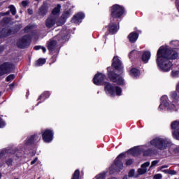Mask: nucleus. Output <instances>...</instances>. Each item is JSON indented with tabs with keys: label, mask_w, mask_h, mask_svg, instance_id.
<instances>
[{
	"label": "nucleus",
	"mask_w": 179,
	"mask_h": 179,
	"mask_svg": "<svg viewBox=\"0 0 179 179\" xmlns=\"http://www.w3.org/2000/svg\"><path fill=\"white\" fill-rule=\"evenodd\" d=\"M34 49L36 50V51H38V50H42L43 52H45V51H47V49H45L44 46H41V45L35 46Z\"/></svg>",
	"instance_id": "30"
},
{
	"label": "nucleus",
	"mask_w": 179,
	"mask_h": 179,
	"mask_svg": "<svg viewBox=\"0 0 179 179\" xmlns=\"http://www.w3.org/2000/svg\"><path fill=\"white\" fill-rule=\"evenodd\" d=\"M144 156H151V155H153V152H152V151H150V150L144 152L143 153Z\"/></svg>",
	"instance_id": "36"
},
{
	"label": "nucleus",
	"mask_w": 179,
	"mask_h": 179,
	"mask_svg": "<svg viewBox=\"0 0 179 179\" xmlns=\"http://www.w3.org/2000/svg\"><path fill=\"white\" fill-rule=\"evenodd\" d=\"M154 178L155 179H162V178H163V176L160 173H157L154 176Z\"/></svg>",
	"instance_id": "38"
},
{
	"label": "nucleus",
	"mask_w": 179,
	"mask_h": 179,
	"mask_svg": "<svg viewBox=\"0 0 179 179\" xmlns=\"http://www.w3.org/2000/svg\"><path fill=\"white\" fill-rule=\"evenodd\" d=\"M4 22H5V23H9V19L5 18V19H4Z\"/></svg>",
	"instance_id": "51"
},
{
	"label": "nucleus",
	"mask_w": 179,
	"mask_h": 179,
	"mask_svg": "<svg viewBox=\"0 0 179 179\" xmlns=\"http://www.w3.org/2000/svg\"><path fill=\"white\" fill-rule=\"evenodd\" d=\"M13 162V161L12 160V159H9L7 160L6 164H7L8 166H12Z\"/></svg>",
	"instance_id": "43"
},
{
	"label": "nucleus",
	"mask_w": 179,
	"mask_h": 179,
	"mask_svg": "<svg viewBox=\"0 0 179 179\" xmlns=\"http://www.w3.org/2000/svg\"><path fill=\"white\" fill-rule=\"evenodd\" d=\"M106 79V75L101 73H96L93 79V82L94 85H96L97 86H100L101 83H103V81Z\"/></svg>",
	"instance_id": "13"
},
{
	"label": "nucleus",
	"mask_w": 179,
	"mask_h": 179,
	"mask_svg": "<svg viewBox=\"0 0 179 179\" xmlns=\"http://www.w3.org/2000/svg\"><path fill=\"white\" fill-rule=\"evenodd\" d=\"M51 94H50L49 92H43L38 98V100H42V101H44L45 99H48L50 97Z\"/></svg>",
	"instance_id": "27"
},
{
	"label": "nucleus",
	"mask_w": 179,
	"mask_h": 179,
	"mask_svg": "<svg viewBox=\"0 0 179 179\" xmlns=\"http://www.w3.org/2000/svg\"><path fill=\"white\" fill-rule=\"evenodd\" d=\"M171 76L173 78H177L179 76V70H173L171 72Z\"/></svg>",
	"instance_id": "33"
},
{
	"label": "nucleus",
	"mask_w": 179,
	"mask_h": 179,
	"mask_svg": "<svg viewBox=\"0 0 179 179\" xmlns=\"http://www.w3.org/2000/svg\"><path fill=\"white\" fill-rule=\"evenodd\" d=\"M107 69L108 76L113 83H116L120 86H124V85H125V80L122 76H120L121 73H122L123 67L120 57L115 56L113 59L112 66L108 67ZM117 72H119L120 75L117 74Z\"/></svg>",
	"instance_id": "2"
},
{
	"label": "nucleus",
	"mask_w": 179,
	"mask_h": 179,
	"mask_svg": "<svg viewBox=\"0 0 179 179\" xmlns=\"http://www.w3.org/2000/svg\"><path fill=\"white\" fill-rule=\"evenodd\" d=\"M10 34H13V32L8 29H3L1 31H0V38H3V37L10 36Z\"/></svg>",
	"instance_id": "24"
},
{
	"label": "nucleus",
	"mask_w": 179,
	"mask_h": 179,
	"mask_svg": "<svg viewBox=\"0 0 179 179\" xmlns=\"http://www.w3.org/2000/svg\"><path fill=\"white\" fill-rule=\"evenodd\" d=\"M177 152H179V147H178V150H177Z\"/></svg>",
	"instance_id": "56"
},
{
	"label": "nucleus",
	"mask_w": 179,
	"mask_h": 179,
	"mask_svg": "<svg viewBox=\"0 0 179 179\" xmlns=\"http://www.w3.org/2000/svg\"><path fill=\"white\" fill-rule=\"evenodd\" d=\"M120 27L118 25L114 24V20H110V24H109L108 31L110 34H114L118 31Z\"/></svg>",
	"instance_id": "17"
},
{
	"label": "nucleus",
	"mask_w": 179,
	"mask_h": 179,
	"mask_svg": "<svg viewBox=\"0 0 179 179\" xmlns=\"http://www.w3.org/2000/svg\"><path fill=\"white\" fill-rule=\"evenodd\" d=\"M158 163H159L158 160L152 161L151 163V166H150V169H152V167H155V166H156V164H157Z\"/></svg>",
	"instance_id": "37"
},
{
	"label": "nucleus",
	"mask_w": 179,
	"mask_h": 179,
	"mask_svg": "<svg viewBox=\"0 0 179 179\" xmlns=\"http://www.w3.org/2000/svg\"><path fill=\"white\" fill-rule=\"evenodd\" d=\"M104 89L107 96H109L110 97H115V96L122 95V89L114 84L105 83Z\"/></svg>",
	"instance_id": "3"
},
{
	"label": "nucleus",
	"mask_w": 179,
	"mask_h": 179,
	"mask_svg": "<svg viewBox=\"0 0 179 179\" xmlns=\"http://www.w3.org/2000/svg\"><path fill=\"white\" fill-rule=\"evenodd\" d=\"M138 177V176H135V178H136Z\"/></svg>",
	"instance_id": "59"
},
{
	"label": "nucleus",
	"mask_w": 179,
	"mask_h": 179,
	"mask_svg": "<svg viewBox=\"0 0 179 179\" xmlns=\"http://www.w3.org/2000/svg\"><path fill=\"white\" fill-rule=\"evenodd\" d=\"M37 160H38V158L37 157L34 158V159L31 162V165L36 164V163H37Z\"/></svg>",
	"instance_id": "45"
},
{
	"label": "nucleus",
	"mask_w": 179,
	"mask_h": 179,
	"mask_svg": "<svg viewBox=\"0 0 179 179\" xmlns=\"http://www.w3.org/2000/svg\"><path fill=\"white\" fill-rule=\"evenodd\" d=\"M31 30V28L29 26H27V27L24 28V32L25 33H29V31Z\"/></svg>",
	"instance_id": "46"
},
{
	"label": "nucleus",
	"mask_w": 179,
	"mask_h": 179,
	"mask_svg": "<svg viewBox=\"0 0 179 179\" xmlns=\"http://www.w3.org/2000/svg\"><path fill=\"white\" fill-rule=\"evenodd\" d=\"M19 29H22V25H19Z\"/></svg>",
	"instance_id": "55"
},
{
	"label": "nucleus",
	"mask_w": 179,
	"mask_h": 179,
	"mask_svg": "<svg viewBox=\"0 0 179 179\" xmlns=\"http://www.w3.org/2000/svg\"><path fill=\"white\" fill-rule=\"evenodd\" d=\"M135 176V170H130L129 172V177H134Z\"/></svg>",
	"instance_id": "39"
},
{
	"label": "nucleus",
	"mask_w": 179,
	"mask_h": 179,
	"mask_svg": "<svg viewBox=\"0 0 179 179\" xmlns=\"http://www.w3.org/2000/svg\"><path fill=\"white\" fill-rule=\"evenodd\" d=\"M28 13H29V15H31V14L33 13V10H31V9H28Z\"/></svg>",
	"instance_id": "50"
},
{
	"label": "nucleus",
	"mask_w": 179,
	"mask_h": 179,
	"mask_svg": "<svg viewBox=\"0 0 179 179\" xmlns=\"http://www.w3.org/2000/svg\"><path fill=\"white\" fill-rule=\"evenodd\" d=\"M48 10V6L44 3L43 5L39 8L38 15L40 16H45Z\"/></svg>",
	"instance_id": "21"
},
{
	"label": "nucleus",
	"mask_w": 179,
	"mask_h": 179,
	"mask_svg": "<svg viewBox=\"0 0 179 179\" xmlns=\"http://www.w3.org/2000/svg\"><path fill=\"white\" fill-rule=\"evenodd\" d=\"M0 96H1V92H0Z\"/></svg>",
	"instance_id": "61"
},
{
	"label": "nucleus",
	"mask_w": 179,
	"mask_h": 179,
	"mask_svg": "<svg viewBox=\"0 0 179 179\" xmlns=\"http://www.w3.org/2000/svg\"><path fill=\"white\" fill-rule=\"evenodd\" d=\"M171 128H172V129H176L173 132V138H175V139H177L178 141H179V122L175 121V122H172Z\"/></svg>",
	"instance_id": "14"
},
{
	"label": "nucleus",
	"mask_w": 179,
	"mask_h": 179,
	"mask_svg": "<svg viewBox=\"0 0 179 179\" xmlns=\"http://www.w3.org/2000/svg\"><path fill=\"white\" fill-rule=\"evenodd\" d=\"M15 65L10 62H5L0 66V76H3L6 73H9L13 71Z\"/></svg>",
	"instance_id": "8"
},
{
	"label": "nucleus",
	"mask_w": 179,
	"mask_h": 179,
	"mask_svg": "<svg viewBox=\"0 0 179 179\" xmlns=\"http://www.w3.org/2000/svg\"><path fill=\"white\" fill-rule=\"evenodd\" d=\"M64 21L59 22H57V16L50 15L45 22V26L48 29H51L52 27H54L55 24L57 26H62L64 24Z\"/></svg>",
	"instance_id": "9"
},
{
	"label": "nucleus",
	"mask_w": 179,
	"mask_h": 179,
	"mask_svg": "<svg viewBox=\"0 0 179 179\" xmlns=\"http://www.w3.org/2000/svg\"><path fill=\"white\" fill-rule=\"evenodd\" d=\"M13 86H15V84L12 83L10 85V88L13 89Z\"/></svg>",
	"instance_id": "52"
},
{
	"label": "nucleus",
	"mask_w": 179,
	"mask_h": 179,
	"mask_svg": "<svg viewBox=\"0 0 179 179\" xmlns=\"http://www.w3.org/2000/svg\"><path fill=\"white\" fill-rule=\"evenodd\" d=\"M2 177V175H1V173H0V178Z\"/></svg>",
	"instance_id": "57"
},
{
	"label": "nucleus",
	"mask_w": 179,
	"mask_h": 179,
	"mask_svg": "<svg viewBox=\"0 0 179 179\" xmlns=\"http://www.w3.org/2000/svg\"><path fill=\"white\" fill-rule=\"evenodd\" d=\"M4 155H5V151H4V150L0 151V159H1V157H2V156H3Z\"/></svg>",
	"instance_id": "47"
},
{
	"label": "nucleus",
	"mask_w": 179,
	"mask_h": 179,
	"mask_svg": "<svg viewBox=\"0 0 179 179\" xmlns=\"http://www.w3.org/2000/svg\"><path fill=\"white\" fill-rule=\"evenodd\" d=\"M122 179H128L127 176H124Z\"/></svg>",
	"instance_id": "54"
},
{
	"label": "nucleus",
	"mask_w": 179,
	"mask_h": 179,
	"mask_svg": "<svg viewBox=\"0 0 179 179\" xmlns=\"http://www.w3.org/2000/svg\"><path fill=\"white\" fill-rule=\"evenodd\" d=\"M30 44V37L29 36H24L22 38L19 39L17 45L19 48H26V47H29Z\"/></svg>",
	"instance_id": "11"
},
{
	"label": "nucleus",
	"mask_w": 179,
	"mask_h": 179,
	"mask_svg": "<svg viewBox=\"0 0 179 179\" xmlns=\"http://www.w3.org/2000/svg\"><path fill=\"white\" fill-rule=\"evenodd\" d=\"M143 151V149L140 148L139 147H135L134 148L130 149L127 152V155H132L133 156H138L139 153Z\"/></svg>",
	"instance_id": "19"
},
{
	"label": "nucleus",
	"mask_w": 179,
	"mask_h": 179,
	"mask_svg": "<svg viewBox=\"0 0 179 179\" xmlns=\"http://www.w3.org/2000/svg\"><path fill=\"white\" fill-rule=\"evenodd\" d=\"M135 54H138V51L134 50H132L131 52H130L129 54V58H132V57H134V55H135Z\"/></svg>",
	"instance_id": "35"
},
{
	"label": "nucleus",
	"mask_w": 179,
	"mask_h": 179,
	"mask_svg": "<svg viewBox=\"0 0 179 179\" xmlns=\"http://www.w3.org/2000/svg\"><path fill=\"white\" fill-rule=\"evenodd\" d=\"M5 125H6L5 122H3V120H2L1 118H0V128H3Z\"/></svg>",
	"instance_id": "40"
},
{
	"label": "nucleus",
	"mask_w": 179,
	"mask_h": 179,
	"mask_svg": "<svg viewBox=\"0 0 179 179\" xmlns=\"http://www.w3.org/2000/svg\"><path fill=\"white\" fill-rule=\"evenodd\" d=\"M60 11H61V5L57 4V6L52 11L51 16H57V15H59Z\"/></svg>",
	"instance_id": "25"
},
{
	"label": "nucleus",
	"mask_w": 179,
	"mask_h": 179,
	"mask_svg": "<svg viewBox=\"0 0 179 179\" xmlns=\"http://www.w3.org/2000/svg\"><path fill=\"white\" fill-rule=\"evenodd\" d=\"M42 138L46 143H50L54 138V132L51 129H45L42 131Z\"/></svg>",
	"instance_id": "10"
},
{
	"label": "nucleus",
	"mask_w": 179,
	"mask_h": 179,
	"mask_svg": "<svg viewBox=\"0 0 179 179\" xmlns=\"http://www.w3.org/2000/svg\"><path fill=\"white\" fill-rule=\"evenodd\" d=\"M134 163L132 159H129L126 162V166H131Z\"/></svg>",
	"instance_id": "41"
},
{
	"label": "nucleus",
	"mask_w": 179,
	"mask_h": 179,
	"mask_svg": "<svg viewBox=\"0 0 179 179\" xmlns=\"http://www.w3.org/2000/svg\"><path fill=\"white\" fill-rule=\"evenodd\" d=\"M106 178V173H99L96 177H94L93 179H104Z\"/></svg>",
	"instance_id": "31"
},
{
	"label": "nucleus",
	"mask_w": 179,
	"mask_h": 179,
	"mask_svg": "<svg viewBox=\"0 0 179 179\" xmlns=\"http://www.w3.org/2000/svg\"><path fill=\"white\" fill-rule=\"evenodd\" d=\"M41 138V137L38 134L31 136L25 141V145H31V143H34V142L40 141Z\"/></svg>",
	"instance_id": "16"
},
{
	"label": "nucleus",
	"mask_w": 179,
	"mask_h": 179,
	"mask_svg": "<svg viewBox=\"0 0 179 179\" xmlns=\"http://www.w3.org/2000/svg\"><path fill=\"white\" fill-rule=\"evenodd\" d=\"M159 110H160V111H164L166 110H169L170 111H177V106L173 103L170 104L169 97L164 95L161 97V104L159 106Z\"/></svg>",
	"instance_id": "4"
},
{
	"label": "nucleus",
	"mask_w": 179,
	"mask_h": 179,
	"mask_svg": "<svg viewBox=\"0 0 179 179\" xmlns=\"http://www.w3.org/2000/svg\"><path fill=\"white\" fill-rule=\"evenodd\" d=\"M60 1H65V0H60Z\"/></svg>",
	"instance_id": "60"
},
{
	"label": "nucleus",
	"mask_w": 179,
	"mask_h": 179,
	"mask_svg": "<svg viewBox=\"0 0 179 179\" xmlns=\"http://www.w3.org/2000/svg\"><path fill=\"white\" fill-rule=\"evenodd\" d=\"M124 13H125L124 6L115 4L110 8V20H114V19H118L121 17Z\"/></svg>",
	"instance_id": "6"
},
{
	"label": "nucleus",
	"mask_w": 179,
	"mask_h": 179,
	"mask_svg": "<svg viewBox=\"0 0 179 179\" xmlns=\"http://www.w3.org/2000/svg\"><path fill=\"white\" fill-rule=\"evenodd\" d=\"M163 173H165L166 174H169V169H165L162 171Z\"/></svg>",
	"instance_id": "49"
},
{
	"label": "nucleus",
	"mask_w": 179,
	"mask_h": 179,
	"mask_svg": "<svg viewBox=\"0 0 179 179\" xmlns=\"http://www.w3.org/2000/svg\"><path fill=\"white\" fill-rule=\"evenodd\" d=\"M71 15H72L71 9L64 10L62 15V22H65V20L68 19V17H69V16H71Z\"/></svg>",
	"instance_id": "23"
},
{
	"label": "nucleus",
	"mask_w": 179,
	"mask_h": 179,
	"mask_svg": "<svg viewBox=\"0 0 179 179\" xmlns=\"http://www.w3.org/2000/svg\"><path fill=\"white\" fill-rule=\"evenodd\" d=\"M138 37H139V35L138 34V33L131 32L128 36V40L130 43H136Z\"/></svg>",
	"instance_id": "22"
},
{
	"label": "nucleus",
	"mask_w": 179,
	"mask_h": 179,
	"mask_svg": "<svg viewBox=\"0 0 179 179\" xmlns=\"http://www.w3.org/2000/svg\"><path fill=\"white\" fill-rule=\"evenodd\" d=\"M83 19H85V14L78 13L73 17L72 22L73 23H81Z\"/></svg>",
	"instance_id": "18"
},
{
	"label": "nucleus",
	"mask_w": 179,
	"mask_h": 179,
	"mask_svg": "<svg viewBox=\"0 0 179 179\" xmlns=\"http://www.w3.org/2000/svg\"><path fill=\"white\" fill-rule=\"evenodd\" d=\"M149 166H150V162H147L141 165V167L139 168L137 171L138 176H142L145 174L148 171V167H149Z\"/></svg>",
	"instance_id": "15"
},
{
	"label": "nucleus",
	"mask_w": 179,
	"mask_h": 179,
	"mask_svg": "<svg viewBox=\"0 0 179 179\" xmlns=\"http://www.w3.org/2000/svg\"><path fill=\"white\" fill-rule=\"evenodd\" d=\"M168 167H169V166L164 165V166H161V170H163V169H167Z\"/></svg>",
	"instance_id": "48"
},
{
	"label": "nucleus",
	"mask_w": 179,
	"mask_h": 179,
	"mask_svg": "<svg viewBox=\"0 0 179 179\" xmlns=\"http://www.w3.org/2000/svg\"><path fill=\"white\" fill-rule=\"evenodd\" d=\"M22 6H24V7L27 6V5H29V1H23L22 2Z\"/></svg>",
	"instance_id": "44"
},
{
	"label": "nucleus",
	"mask_w": 179,
	"mask_h": 179,
	"mask_svg": "<svg viewBox=\"0 0 179 179\" xmlns=\"http://www.w3.org/2000/svg\"><path fill=\"white\" fill-rule=\"evenodd\" d=\"M151 55L152 54L150 53V51H144L141 57L143 62H144V64H148L150 59Z\"/></svg>",
	"instance_id": "20"
},
{
	"label": "nucleus",
	"mask_w": 179,
	"mask_h": 179,
	"mask_svg": "<svg viewBox=\"0 0 179 179\" xmlns=\"http://www.w3.org/2000/svg\"><path fill=\"white\" fill-rule=\"evenodd\" d=\"M46 60L45 59H39L38 61L35 63V66H41L45 64Z\"/></svg>",
	"instance_id": "29"
},
{
	"label": "nucleus",
	"mask_w": 179,
	"mask_h": 179,
	"mask_svg": "<svg viewBox=\"0 0 179 179\" xmlns=\"http://www.w3.org/2000/svg\"><path fill=\"white\" fill-rule=\"evenodd\" d=\"M10 12H11L12 15H16V8L13 6H9Z\"/></svg>",
	"instance_id": "32"
},
{
	"label": "nucleus",
	"mask_w": 179,
	"mask_h": 179,
	"mask_svg": "<svg viewBox=\"0 0 179 179\" xmlns=\"http://www.w3.org/2000/svg\"><path fill=\"white\" fill-rule=\"evenodd\" d=\"M151 145L155 146L157 149L164 150V149H167V148L171 146V143L167 139L157 138L151 141Z\"/></svg>",
	"instance_id": "5"
},
{
	"label": "nucleus",
	"mask_w": 179,
	"mask_h": 179,
	"mask_svg": "<svg viewBox=\"0 0 179 179\" xmlns=\"http://www.w3.org/2000/svg\"><path fill=\"white\" fill-rule=\"evenodd\" d=\"M125 157V154H120L115 160L114 164L110 166V170H115V171H120L122 170V159Z\"/></svg>",
	"instance_id": "7"
},
{
	"label": "nucleus",
	"mask_w": 179,
	"mask_h": 179,
	"mask_svg": "<svg viewBox=\"0 0 179 179\" xmlns=\"http://www.w3.org/2000/svg\"><path fill=\"white\" fill-rule=\"evenodd\" d=\"M13 79H15V75H13V74L9 75L6 78L7 82H10V81L13 80Z\"/></svg>",
	"instance_id": "34"
},
{
	"label": "nucleus",
	"mask_w": 179,
	"mask_h": 179,
	"mask_svg": "<svg viewBox=\"0 0 179 179\" xmlns=\"http://www.w3.org/2000/svg\"><path fill=\"white\" fill-rule=\"evenodd\" d=\"M72 8H75V6H72Z\"/></svg>",
	"instance_id": "58"
},
{
	"label": "nucleus",
	"mask_w": 179,
	"mask_h": 179,
	"mask_svg": "<svg viewBox=\"0 0 179 179\" xmlns=\"http://www.w3.org/2000/svg\"><path fill=\"white\" fill-rule=\"evenodd\" d=\"M64 37L65 36L61 38V35H57L55 36L54 38L48 43L49 51H52V50H54L57 45V41H61V40H62V38Z\"/></svg>",
	"instance_id": "12"
},
{
	"label": "nucleus",
	"mask_w": 179,
	"mask_h": 179,
	"mask_svg": "<svg viewBox=\"0 0 179 179\" xmlns=\"http://www.w3.org/2000/svg\"><path fill=\"white\" fill-rule=\"evenodd\" d=\"M169 174L171 176H176L177 174V172L174 170H169Z\"/></svg>",
	"instance_id": "42"
},
{
	"label": "nucleus",
	"mask_w": 179,
	"mask_h": 179,
	"mask_svg": "<svg viewBox=\"0 0 179 179\" xmlns=\"http://www.w3.org/2000/svg\"><path fill=\"white\" fill-rule=\"evenodd\" d=\"M178 53L174 50L161 46L157 52V65L162 72H170L173 63L170 59H176Z\"/></svg>",
	"instance_id": "1"
},
{
	"label": "nucleus",
	"mask_w": 179,
	"mask_h": 179,
	"mask_svg": "<svg viewBox=\"0 0 179 179\" xmlns=\"http://www.w3.org/2000/svg\"><path fill=\"white\" fill-rule=\"evenodd\" d=\"M4 15H9V11H7L6 13H5Z\"/></svg>",
	"instance_id": "53"
},
{
	"label": "nucleus",
	"mask_w": 179,
	"mask_h": 179,
	"mask_svg": "<svg viewBox=\"0 0 179 179\" xmlns=\"http://www.w3.org/2000/svg\"><path fill=\"white\" fill-rule=\"evenodd\" d=\"M130 75L133 78H138V76H139V70H138L135 68L131 69L130 70Z\"/></svg>",
	"instance_id": "26"
},
{
	"label": "nucleus",
	"mask_w": 179,
	"mask_h": 179,
	"mask_svg": "<svg viewBox=\"0 0 179 179\" xmlns=\"http://www.w3.org/2000/svg\"><path fill=\"white\" fill-rule=\"evenodd\" d=\"M171 97L173 100V103H177V101H178V95H177V92H171Z\"/></svg>",
	"instance_id": "28"
}]
</instances>
